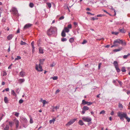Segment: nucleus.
Instances as JSON below:
<instances>
[{"instance_id":"13d9d810","label":"nucleus","mask_w":130,"mask_h":130,"mask_svg":"<svg viewBox=\"0 0 130 130\" xmlns=\"http://www.w3.org/2000/svg\"><path fill=\"white\" fill-rule=\"evenodd\" d=\"M113 44H114L115 45V44H116V45H115V46H119V45H118V43H116V44H115V43H114V42H113Z\"/></svg>"},{"instance_id":"79ce46f5","label":"nucleus","mask_w":130,"mask_h":130,"mask_svg":"<svg viewBox=\"0 0 130 130\" xmlns=\"http://www.w3.org/2000/svg\"><path fill=\"white\" fill-rule=\"evenodd\" d=\"M19 115V113L17 112H15L14 115L17 117H18Z\"/></svg>"},{"instance_id":"4c0bfd02","label":"nucleus","mask_w":130,"mask_h":130,"mask_svg":"<svg viewBox=\"0 0 130 130\" xmlns=\"http://www.w3.org/2000/svg\"><path fill=\"white\" fill-rule=\"evenodd\" d=\"M119 108H123V106L122 105V104L120 103H119Z\"/></svg>"},{"instance_id":"f3484780","label":"nucleus","mask_w":130,"mask_h":130,"mask_svg":"<svg viewBox=\"0 0 130 130\" xmlns=\"http://www.w3.org/2000/svg\"><path fill=\"white\" fill-rule=\"evenodd\" d=\"M15 124L16 127L17 128L18 127L19 124V121L18 120H15Z\"/></svg>"},{"instance_id":"8fccbe9b","label":"nucleus","mask_w":130,"mask_h":130,"mask_svg":"<svg viewBox=\"0 0 130 130\" xmlns=\"http://www.w3.org/2000/svg\"><path fill=\"white\" fill-rule=\"evenodd\" d=\"M87 42V41L86 40H84L83 42L82 43V44H84L86 43Z\"/></svg>"},{"instance_id":"a18cd8bd","label":"nucleus","mask_w":130,"mask_h":130,"mask_svg":"<svg viewBox=\"0 0 130 130\" xmlns=\"http://www.w3.org/2000/svg\"><path fill=\"white\" fill-rule=\"evenodd\" d=\"M87 13L88 14H90L91 15H94V14H92V13H91L90 12H87Z\"/></svg>"},{"instance_id":"2eb2a0df","label":"nucleus","mask_w":130,"mask_h":130,"mask_svg":"<svg viewBox=\"0 0 130 130\" xmlns=\"http://www.w3.org/2000/svg\"><path fill=\"white\" fill-rule=\"evenodd\" d=\"M13 37V35L12 34L9 35L7 37V38L8 40H11Z\"/></svg>"},{"instance_id":"de8ad7c7","label":"nucleus","mask_w":130,"mask_h":130,"mask_svg":"<svg viewBox=\"0 0 130 130\" xmlns=\"http://www.w3.org/2000/svg\"><path fill=\"white\" fill-rule=\"evenodd\" d=\"M30 122L31 123H33V121L31 118H30Z\"/></svg>"},{"instance_id":"aec40b11","label":"nucleus","mask_w":130,"mask_h":130,"mask_svg":"<svg viewBox=\"0 0 130 130\" xmlns=\"http://www.w3.org/2000/svg\"><path fill=\"white\" fill-rule=\"evenodd\" d=\"M55 121V119L53 118L52 120H50L49 121L50 123L51 124H52V123H53V124H54Z\"/></svg>"},{"instance_id":"f257e3e1","label":"nucleus","mask_w":130,"mask_h":130,"mask_svg":"<svg viewBox=\"0 0 130 130\" xmlns=\"http://www.w3.org/2000/svg\"><path fill=\"white\" fill-rule=\"evenodd\" d=\"M117 116L119 117L120 120H123V118H125L127 121L129 122L130 121V118H129L126 113L119 111L117 113Z\"/></svg>"},{"instance_id":"6ab92c4d","label":"nucleus","mask_w":130,"mask_h":130,"mask_svg":"<svg viewBox=\"0 0 130 130\" xmlns=\"http://www.w3.org/2000/svg\"><path fill=\"white\" fill-rule=\"evenodd\" d=\"M113 64L115 67L118 66V63L116 61H114L113 62Z\"/></svg>"},{"instance_id":"e2e57ef3","label":"nucleus","mask_w":130,"mask_h":130,"mask_svg":"<svg viewBox=\"0 0 130 130\" xmlns=\"http://www.w3.org/2000/svg\"><path fill=\"white\" fill-rule=\"evenodd\" d=\"M5 123H3L1 125V126L3 127L4 128L5 126Z\"/></svg>"},{"instance_id":"a19ab883","label":"nucleus","mask_w":130,"mask_h":130,"mask_svg":"<svg viewBox=\"0 0 130 130\" xmlns=\"http://www.w3.org/2000/svg\"><path fill=\"white\" fill-rule=\"evenodd\" d=\"M111 9L112 10H113L114 11V12H115V15H116V11L115 10V9H114L112 7H111Z\"/></svg>"},{"instance_id":"052dcab7","label":"nucleus","mask_w":130,"mask_h":130,"mask_svg":"<svg viewBox=\"0 0 130 130\" xmlns=\"http://www.w3.org/2000/svg\"><path fill=\"white\" fill-rule=\"evenodd\" d=\"M5 83L4 82H2V85H5Z\"/></svg>"},{"instance_id":"0e129e2a","label":"nucleus","mask_w":130,"mask_h":130,"mask_svg":"<svg viewBox=\"0 0 130 130\" xmlns=\"http://www.w3.org/2000/svg\"><path fill=\"white\" fill-rule=\"evenodd\" d=\"M34 41L32 42L31 43V45L32 46L34 45Z\"/></svg>"},{"instance_id":"f704fd0d","label":"nucleus","mask_w":130,"mask_h":130,"mask_svg":"<svg viewBox=\"0 0 130 130\" xmlns=\"http://www.w3.org/2000/svg\"><path fill=\"white\" fill-rule=\"evenodd\" d=\"M21 58V57L19 56H18L17 57L15 58V60L16 61L19 59H20Z\"/></svg>"},{"instance_id":"6e6d98bb","label":"nucleus","mask_w":130,"mask_h":130,"mask_svg":"<svg viewBox=\"0 0 130 130\" xmlns=\"http://www.w3.org/2000/svg\"><path fill=\"white\" fill-rule=\"evenodd\" d=\"M118 82L119 83V84L121 85V86L122 85V82L120 81H118Z\"/></svg>"},{"instance_id":"4d7b16f0","label":"nucleus","mask_w":130,"mask_h":130,"mask_svg":"<svg viewBox=\"0 0 130 130\" xmlns=\"http://www.w3.org/2000/svg\"><path fill=\"white\" fill-rule=\"evenodd\" d=\"M32 51L33 52V51L34 50V49L35 48V47H34V45H32Z\"/></svg>"},{"instance_id":"864d4df0","label":"nucleus","mask_w":130,"mask_h":130,"mask_svg":"<svg viewBox=\"0 0 130 130\" xmlns=\"http://www.w3.org/2000/svg\"><path fill=\"white\" fill-rule=\"evenodd\" d=\"M59 91H60V90L59 89H58L57 90H56V91L55 93L56 94H57V93H59Z\"/></svg>"},{"instance_id":"cd10ccee","label":"nucleus","mask_w":130,"mask_h":130,"mask_svg":"<svg viewBox=\"0 0 130 130\" xmlns=\"http://www.w3.org/2000/svg\"><path fill=\"white\" fill-rule=\"evenodd\" d=\"M119 31L121 32L122 33H125V31L123 28L121 29H119Z\"/></svg>"},{"instance_id":"69168bd1","label":"nucleus","mask_w":130,"mask_h":130,"mask_svg":"<svg viewBox=\"0 0 130 130\" xmlns=\"http://www.w3.org/2000/svg\"><path fill=\"white\" fill-rule=\"evenodd\" d=\"M8 52H9L10 51V46H9V47L8 49Z\"/></svg>"},{"instance_id":"a878e982","label":"nucleus","mask_w":130,"mask_h":130,"mask_svg":"<svg viewBox=\"0 0 130 130\" xmlns=\"http://www.w3.org/2000/svg\"><path fill=\"white\" fill-rule=\"evenodd\" d=\"M74 41V39L73 38H70L69 40V41L71 43L73 42Z\"/></svg>"},{"instance_id":"c85d7f7f","label":"nucleus","mask_w":130,"mask_h":130,"mask_svg":"<svg viewBox=\"0 0 130 130\" xmlns=\"http://www.w3.org/2000/svg\"><path fill=\"white\" fill-rule=\"evenodd\" d=\"M46 4L49 8L51 7V5L50 3L47 2L46 3Z\"/></svg>"},{"instance_id":"603ef678","label":"nucleus","mask_w":130,"mask_h":130,"mask_svg":"<svg viewBox=\"0 0 130 130\" xmlns=\"http://www.w3.org/2000/svg\"><path fill=\"white\" fill-rule=\"evenodd\" d=\"M101 63H100L99 64V66H98V69L99 70L100 69V67H101Z\"/></svg>"},{"instance_id":"c03bdc74","label":"nucleus","mask_w":130,"mask_h":130,"mask_svg":"<svg viewBox=\"0 0 130 130\" xmlns=\"http://www.w3.org/2000/svg\"><path fill=\"white\" fill-rule=\"evenodd\" d=\"M3 76H6L7 75V73L5 71H4L3 72Z\"/></svg>"},{"instance_id":"b1692460","label":"nucleus","mask_w":130,"mask_h":130,"mask_svg":"<svg viewBox=\"0 0 130 130\" xmlns=\"http://www.w3.org/2000/svg\"><path fill=\"white\" fill-rule=\"evenodd\" d=\"M11 94H12L15 96H17V95L13 90H12L11 91Z\"/></svg>"},{"instance_id":"338daca9","label":"nucleus","mask_w":130,"mask_h":130,"mask_svg":"<svg viewBox=\"0 0 130 130\" xmlns=\"http://www.w3.org/2000/svg\"><path fill=\"white\" fill-rule=\"evenodd\" d=\"M91 20L94 21L95 20V18L94 17H92L91 18Z\"/></svg>"},{"instance_id":"f8f14e48","label":"nucleus","mask_w":130,"mask_h":130,"mask_svg":"<svg viewBox=\"0 0 130 130\" xmlns=\"http://www.w3.org/2000/svg\"><path fill=\"white\" fill-rule=\"evenodd\" d=\"M21 119L24 123H26L27 122V119L25 117H22L21 118Z\"/></svg>"},{"instance_id":"bf43d9fd","label":"nucleus","mask_w":130,"mask_h":130,"mask_svg":"<svg viewBox=\"0 0 130 130\" xmlns=\"http://www.w3.org/2000/svg\"><path fill=\"white\" fill-rule=\"evenodd\" d=\"M5 90L6 91H9V89L8 88H7L5 89Z\"/></svg>"},{"instance_id":"09e8293b","label":"nucleus","mask_w":130,"mask_h":130,"mask_svg":"<svg viewBox=\"0 0 130 130\" xmlns=\"http://www.w3.org/2000/svg\"><path fill=\"white\" fill-rule=\"evenodd\" d=\"M72 27V25L71 24H70L68 26V28H71Z\"/></svg>"},{"instance_id":"473e14b6","label":"nucleus","mask_w":130,"mask_h":130,"mask_svg":"<svg viewBox=\"0 0 130 130\" xmlns=\"http://www.w3.org/2000/svg\"><path fill=\"white\" fill-rule=\"evenodd\" d=\"M115 68L117 72H120V69L119 68L118 66V67H115Z\"/></svg>"},{"instance_id":"5701e85b","label":"nucleus","mask_w":130,"mask_h":130,"mask_svg":"<svg viewBox=\"0 0 130 130\" xmlns=\"http://www.w3.org/2000/svg\"><path fill=\"white\" fill-rule=\"evenodd\" d=\"M61 36L63 37H65L66 36V34L64 30H63L61 32Z\"/></svg>"},{"instance_id":"7ed1b4c3","label":"nucleus","mask_w":130,"mask_h":130,"mask_svg":"<svg viewBox=\"0 0 130 130\" xmlns=\"http://www.w3.org/2000/svg\"><path fill=\"white\" fill-rule=\"evenodd\" d=\"M45 60V59H40L39 60V63L38 65L37 64L36 65V69L38 71L41 72L43 70L42 66H41V65H42L43 64Z\"/></svg>"},{"instance_id":"6e6552de","label":"nucleus","mask_w":130,"mask_h":130,"mask_svg":"<svg viewBox=\"0 0 130 130\" xmlns=\"http://www.w3.org/2000/svg\"><path fill=\"white\" fill-rule=\"evenodd\" d=\"M89 107L87 106H84L82 108V112L81 113L82 114H84L85 112L86 111L89 110Z\"/></svg>"},{"instance_id":"393cba45","label":"nucleus","mask_w":130,"mask_h":130,"mask_svg":"<svg viewBox=\"0 0 130 130\" xmlns=\"http://www.w3.org/2000/svg\"><path fill=\"white\" fill-rule=\"evenodd\" d=\"M130 56V54L128 53L127 54V55H124L123 56V58L124 59H126L128 56Z\"/></svg>"},{"instance_id":"ea45409f","label":"nucleus","mask_w":130,"mask_h":130,"mask_svg":"<svg viewBox=\"0 0 130 130\" xmlns=\"http://www.w3.org/2000/svg\"><path fill=\"white\" fill-rule=\"evenodd\" d=\"M67 40V39L65 38H62L61 39V41H62L64 42L66 41Z\"/></svg>"},{"instance_id":"39448f33","label":"nucleus","mask_w":130,"mask_h":130,"mask_svg":"<svg viewBox=\"0 0 130 130\" xmlns=\"http://www.w3.org/2000/svg\"><path fill=\"white\" fill-rule=\"evenodd\" d=\"M113 42H114L115 44H116V43L122 44H124L125 45H126V44L125 42H124V43L123 41L122 40H120L119 39H117L115 40Z\"/></svg>"},{"instance_id":"a211bd4d","label":"nucleus","mask_w":130,"mask_h":130,"mask_svg":"<svg viewBox=\"0 0 130 130\" xmlns=\"http://www.w3.org/2000/svg\"><path fill=\"white\" fill-rule=\"evenodd\" d=\"M4 101L6 103H7L8 102V99L6 96H5L4 99Z\"/></svg>"},{"instance_id":"9d476101","label":"nucleus","mask_w":130,"mask_h":130,"mask_svg":"<svg viewBox=\"0 0 130 130\" xmlns=\"http://www.w3.org/2000/svg\"><path fill=\"white\" fill-rule=\"evenodd\" d=\"M32 26V24L30 23L27 24H26L24 27V29H26L29 28Z\"/></svg>"},{"instance_id":"f03ea898","label":"nucleus","mask_w":130,"mask_h":130,"mask_svg":"<svg viewBox=\"0 0 130 130\" xmlns=\"http://www.w3.org/2000/svg\"><path fill=\"white\" fill-rule=\"evenodd\" d=\"M57 33V29L55 27H51L47 31V34L49 36L53 35L55 36L56 35Z\"/></svg>"},{"instance_id":"5fc2aeb1","label":"nucleus","mask_w":130,"mask_h":130,"mask_svg":"<svg viewBox=\"0 0 130 130\" xmlns=\"http://www.w3.org/2000/svg\"><path fill=\"white\" fill-rule=\"evenodd\" d=\"M55 65V64L54 62L52 64L50 65V66L52 67H53Z\"/></svg>"},{"instance_id":"0eeeda50","label":"nucleus","mask_w":130,"mask_h":130,"mask_svg":"<svg viewBox=\"0 0 130 130\" xmlns=\"http://www.w3.org/2000/svg\"><path fill=\"white\" fill-rule=\"evenodd\" d=\"M77 120V119H71L67 123L66 125V126H69L74 123Z\"/></svg>"},{"instance_id":"4be33fe9","label":"nucleus","mask_w":130,"mask_h":130,"mask_svg":"<svg viewBox=\"0 0 130 130\" xmlns=\"http://www.w3.org/2000/svg\"><path fill=\"white\" fill-rule=\"evenodd\" d=\"M78 124L82 126L83 125L84 123L81 120H80L78 122Z\"/></svg>"},{"instance_id":"58836bf2","label":"nucleus","mask_w":130,"mask_h":130,"mask_svg":"<svg viewBox=\"0 0 130 130\" xmlns=\"http://www.w3.org/2000/svg\"><path fill=\"white\" fill-rule=\"evenodd\" d=\"M119 32H112V34H115V35H117L119 34Z\"/></svg>"},{"instance_id":"9b49d317","label":"nucleus","mask_w":130,"mask_h":130,"mask_svg":"<svg viewBox=\"0 0 130 130\" xmlns=\"http://www.w3.org/2000/svg\"><path fill=\"white\" fill-rule=\"evenodd\" d=\"M20 75L22 77H24L25 74V72L23 71H22L20 72Z\"/></svg>"},{"instance_id":"37998d69","label":"nucleus","mask_w":130,"mask_h":130,"mask_svg":"<svg viewBox=\"0 0 130 130\" xmlns=\"http://www.w3.org/2000/svg\"><path fill=\"white\" fill-rule=\"evenodd\" d=\"M23 100L20 99L19 101V103L20 104H21L23 103Z\"/></svg>"},{"instance_id":"dca6fc26","label":"nucleus","mask_w":130,"mask_h":130,"mask_svg":"<svg viewBox=\"0 0 130 130\" xmlns=\"http://www.w3.org/2000/svg\"><path fill=\"white\" fill-rule=\"evenodd\" d=\"M39 52L40 53L43 54V50L41 47H40L39 48Z\"/></svg>"},{"instance_id":"680f3d73","label":"nucleus","mask_w":130,"mask_h":130,"mask_svg":"<svg viewBox=\"0 0 130 130\" xmlns=\"http://www.w3.org/2000/svg\"><path fill=\"white\" fill-rule=\"evenodd\" d=\"M103 16V15L102 14H99L97 15V17H102Z\"/></svg>"},{"instance_id":"1a4fd4ad","label":"nucleus","mask_w":130,"mask_h":130,"mask_svg":"<svg viewBox=\"0 0 130 130\" xmlns=\"http://www.w3.org/2000/svg\"><path fill=\"white\" fill-rule=\"evenodd\" d=\"M82 103L84 105L87 104L88 106L90 105L93 104L92 102L86 101L84 100H83Z\"/></svg>"},{"instance_id":"2f4dec72","label":"nucleus","mask_w":130,"mask_h":130,"mask_svg":"<svg viewBox=\"0 0 130 130\" xmlns=\"http://www.w3.org/2000/svg\"><path fill=\"white\" fill-rule=\"evenodd\" d=\"M121 71L123 72H125L126 70L125 69V67H123L122 68Z\"/></svg>"},{"instance_id":"412c9836","label":"nucleus","mask_w":130,"mask_h":130,"mask_svg":"<svg viewBox=\"0 0 130 130\" xmlns=\"http://www.w3.org/2000/svg\"><path fill=\"white\" fill-rule=\"evenodd\" d=\"M122 47H121L119 49H115L113 50V51L114 52H117L118 51H121L122 50Z\"/></svg>"},{"instance_id":"20e7f679","label":"nucleus","mask_w":130,"mask_h":130,"mask_svg":"<svg viewBox=\"0 0 130 130\" xmlns=\"http://www.w3.org/2000/svg\"><path fill=\"white\" fill-rule=\"evenodd\" d=\"M12 13L14 15L18 17V13L17 9L13 7L11 9Z\"/></svg>"},{"instance_id":"3c124183","label":"nucleus","mask_w":130,"mask_h":130,"mask_svg":"<svg viewBox=\"0 0 130 130\" xmlns=\"http://www.w3.org/2000/svg\"><path fill=\"white\" fill-rule=\"evenodd\" d=\"M64 18V17L63 16H62L60 17L59 18L60 20H62Z\"/></svg>"},{"instance_id":"7c9ffc66","label":"nucleus","mask_w":130,"mask_h":130,"mask_svg":"<svg viewBox=\"0 0 130 130\" xmlns=\"http://www.w3.org/2000/svg\"><path fill=\"white\" fill-rule=\"evenodd\" d=\"M20 44L21 45H23L26 44V43L25 42H23L22 41H21Z\"/></svg>"},{"instance_id":"774afa93","label":"nucleus","mask_w":130,"mask_h":130,"mask_svg":"<svg viewBox=\"0 0 130 130\" xmlns=\"http://www.w3.org/2000/svg\"><path fill=\"white\" fill-rule=\"evenodd\" d=\"M128 94H130V91H127V92H126Z\"/></svg>"},{"instance_id":"bb28decb","label":"nucleus","mask_w":130,"mask_h":130,"mask_svg":"<svg viewBox=\"0 0 130 130\" xmlns=\"http://www.w3.org/2000/svg\"><path fill=\"white\" fill-rule=\"evenodd\" d=\"M63 30H64V31H65L67 32H68L69 31V29L67 27H64Z\"/></svg>"},{"instance_id":"423d86ee","label":"nucleus","mask_w":130,"mask_h":130,"mask_svg":"<svg viewBox=\"0 0 130 130\" xmlns=\"http://www.w3.org/2000/svg\"><path fill=\"white\" fill-rule=\"evenodd\" d=\"M82 119L85 122H91L92 120V119L89 117H83Z\"/></svg>"},{"instance_id":"c756f323","label":"nucleus","mask_w":130,"mask_h":130,"mask_svg":"<svg viewBox=\"0 0 130 130\" xmlns=\"http://www.w3.org/2000/svg\"><path fill=\"white\" fill-rule=\"evenodd\" d=\"M41 102H42L43 103V106H44V105H45L46 104V103H47V102H46V101L45 100H41Z\"/></svg>"},{"instance_id":"e433bc0d","label":"nucleus","mask_w":130,"mask_h":130,"mask_svg":"<svg viewBox=\"0 0 130 130\" xmlns=\"http://www.w3.org/2000/svg\"><path fill=\"white\" fill-rule=\"evenodd\" d=\"M29 6L31 8L33 7L34 6V4L32 3H30L29 4Z\"/></svg>"},{"instance_id":"72a5a7b5","label":"nucleus","mask_w":130,"mask_h":130,"mask_svg":"<svg viewBox=\"0 0 130 130\" xmlns=\"http://www.w3.org/2000/svg\"><path fill=\"white\" fill-rule=\"evenodd\" d=\"M13 123L12 122H9V125L10 127H12L13 126Z\"/></svg>"},{"instance_id":"49530a36","label":"nucleus","mask_w":130,"mask_h":130,"mask_svg":"<svg viewBox=\"0 0 130 130\" xmlns=\"http://www.w3.org/2000/svg\"><path fill=\"white\" fill-rule=\"evenodd\" d=\"M105 113V111L104 110H103L102 111H101L100 113V114H104Z\"/></svg>"},{"instance_id":"ddd939ff","label":"nucleus","mask_w":130,"mask_h":130,"mask_svg":"<svg viewBox=\"0 0 130 130\" xmlns=\"http://www.w3.org/2000/svg\"><path fill=\"white\" fill-rule=\"evenodd\" d=\"M25 81L24 79H19L18 81L19 83L20 84H21L23 83Z\"/></svg>"},{"instance_id":"4468645a","label":"nucleus","mask_w":130,"mask_h":130,"mask_svg":"<svg viewBox=\"0 0 130 130\" xmlns=\"http://www.w3.org/2000/svg\"><path fill=\"white\" fill-rule=\"evenodd\" d=\"M9 125L8 124H6L5 127L4 128V130H9Z\"/></svg>"},{"instance_id":"c9c22d12","label":"nucleus","mask_w":130,"mask_h":130,"mask_svg":"<svg viewBox=\"0 0 130 130\" xmlns=\"http://www.w3.org/2000/svg\"><path fill=\"white\" fill-rule=\"evenodd\" d=\"M52 78L54 80H56L57 79L58 77L57 76L52 77L51 78V79Z\"/></svg>"}]
</instances>
